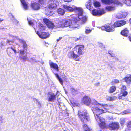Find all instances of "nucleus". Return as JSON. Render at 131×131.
Returning a JSON list of instances; mask_svg holds the SVG:
<instances>
[{"label": "nucleus", "instance_id": "1", "mask_svg": "<svg viewBox=\"0 0 131 131\" xmlns=\"http://www.w3.org/2000/svg\"><path fill=\"white\" fill-rule=\"evenodd\" d=\"M82 101L87 106H89L90 104H92L95 106L93 108V112L95 119L98 123L100 127L101 128H104L105 125L104 120L103 118L100 116V114L106 112V110L105 111L100 108V106H101V104L97 103L94 99L91 100L90 98L88 96L84 97Z\"/></svg>", "mask_w": 131, "mask_h": 131}, {"label": "nucleus", "instance_id": "2", "mask_svg": "<svg viewBox=\"0 0 131 131\" xmlns=\"http://www.w3.org/2000/svg\"><path fill=\"white\" fill-rule=\"evenodd\" d=\"M79 20L78 18H75L72 23L71 21L69 19H62L60 20L59 24L61 25V27H69V28L71 29L70 30H71L77 28H78L80 25L83 24L79 23L78 21Z\"/></svg>", "mask_w": 131, "mask_h": 131}, {"label": "nucleus", "instance_id": "3", "mask_svg": "<svg viewBox=\"0 0 131 131\" xmlns=\"http://www.w3.org/2000/svg\"><path fill=\"white\" fill-rule=\"evenodd\" d=\"M63 7L68 12L74 11L76 12L78 15V19H79L78 21L79 23L84 24L86 21V16L83 15V11L81 8L77 7L73 8L65 5H63Z\"/></svg>", "mask_w": 131, "mask_h": 131}, {"label": "nucleus", "instance_id": "4", "mask_svg": "<svg viewBox=\"0 0 131 131\" xmlns=\"http://www.w3.org/2000/svg\"><path fill=\"white\" fill-rule=\"evenodd\" d=\"M78 115L82 122L84 123H86L89 120V115L86 110H84L83 112H81L80 110L79 111Z\"/></svg>", "mask_w": 131, "mask_h": 131}, {"label": "nucleus", "instance_id": "5", "mask_svg": "<svg viewBox=\"0 0 131 131\" xmlns=\"http://www.w3.org/2000/svg\"><path fill=\"white\" fill-rule=\"evenodd\" d=\"M114 26L113 25L111 24H107L104 26H102L101 27V29L102 30H105L108 32L113 31L114 30Z\"/></svg>", "mask_w": 131, "mask_h": 131}, {"label": "nucleus", "instance_id": "6", "mask_svg": "<svg viewBox=\"0 0 131 131\" xmlns=\"http://www.w3.org/2000/svg\"><path fill=\"white\" fill-rule=\"evenodd\" d=\"M105 13L104 10L103 9L100 10L94 9L92 10V14L93 15L100 16Z\"/></svg>", "mask_w": 131, "mask_h": 131}, {"label": "nucleus", "instance_id": "7", "mask_svg": "<svg viewBox=\"0 0 131 131\" xmlns=\"http://www.w3.org/2000/svg\"><path fill=\"white\" fill-rule=\"evenodd\" d=\"M76 49L78 50V53L79 55H82L84 53L85 50L84 45H78L76 47Z\"/></svg>", "mask_w": 131, "mask_h": 131}, {"label": "nucleus", "instance_id": "8", "mask_svg": "<svg viewBox=\"0 0 131 131\" xmlns=\"http://www.w3.org/2000/svg\"><path fill=\"white\" fill-rule=\"evenodd\" d=\"M59 2L57 1H50L49 2V7L52 9L56 8Z\"/></svg>", "mask_w": 131, "mask_h": 131}, {"label": "nucleus", "instance_id": "9", "mask_svg": "<svg viewBox=\"0 0 131 131\" xmlns=\"http://www.w3.org/2000/svg\"><path fill=\"white\" fill-rule=\"evenodd\" d=\"M119 124L117 122H112L109 124V128L111 130H116L119 128Z\"/></svg>", "mask_w": 131, "mask_h": 131}, {"label": "nucleus", "instance_id": "10", "mask_svg": "<svg viewBox=\"0 0 131 131\" xmlns=\"http://www.w3.org/2000/svg\"><path fill=\"white\" fill-rule=\"evenodd\" d=\"M44 23L49 28L53 29L54 27V24L51 21L47 18L44 19L43 20Z\"/></svg>", "mask_w": 131, "mask_h": 131}, {"label": "nucleus", "instance_id": "11", "mask_svg": "<svg viewBox=\"0 0 131 131\" xmlns=\"http://www.w3.org/2000/svg\"><path fill=\"white\" fill-rule=\"evenodd\" d=\"M69 58H73L76 61H78L79 59V56L75 54L73 51L69 52L68 54Z\"/></svg>", "mask_w": 131, "mask_h": 131}, {"label": "nucleus", "instance_id": "12", "mask_svg": "<svg viewBox=\"0 0 131 131\" xmlns=\"http://www.w3.org/2000/svg\"><path fill=\"white\" fill-rule=\"evenodd\" d=\"M102 2L106 4H110V3H113L115 5H121V3L118 0H115L113 1V0H101Z\"/></svg>", "mask_w": 131, "mask_h": 131}, {"label": "nucleus", "instance_id": "13", "mask_svg": "<svg viewBox=\"0 0 131 131\" xmlns=\"http://www.w3.org/2000/svg\"><path fill=\"white\" fill-rule=\"evenodd\" d=\"M126 23V21L124 20H121L115 22L114 25L115 27H118L123 26Z\"/></svg>", "mask_w": 131, "mask_h": 131}, {"label": "nucleus", "instance_id": "14", "mask_svg": "<svg viewBox=\"0 0 131 131\" xmlns=\"http://www.w3.org/2000/svg\"><path fill=\"white\" fill-rule=\"evenodd\" d=\"M36 34L39 36V37L43 39H46L48 37L49 34L48 33L42 32L41 34L38 31H37Z\"/></svg>", "mask_w": 131, "mask_h": 131}, {"label": "nucleus", "instance_id": "15", "mask_svg": "<svg viewBox=\"0 0 131 131\" xmlns=\"http://www.w3.org/2000/svg\"><path fill=\"white\" fill-rule=\"evenodd\" d=\"M56 95L53 93H50L48 94V100L51 102H54L56 99Z\"/></svg>", "mask_w": 131, "mask_h": 131}, {"label": "nucleus", "instance_id": "16", "mask_svg": "<svg viewBox=\"0 0 131 131\" xmlns=\"http://www.w3.org/2000/svg\"><path fill=\"white\" fill-rule=\"evenodd\" d=\"M14 37L18 40L19 42L23 44V48L25 50L27 49V48L28 45L26 43V42L23 39H20L18 38V37L17 36H14Z\"/></svg>", "mask_w": 131, "mask_h": 131}, {"label": "nucleus", "instance_id": "17", "mask_svg": "<svg viewBox=\"0 0 131 131\" xmlns=\"http://www.w3.org/2000/svg\"><path fill=\"white\" fill-rule=\"evenodd\" d=\"M31 7L33 9L35 10H37L40 8L39 4L35 2L31 4Z\"/></svg>", "mask_w": 131, "mask_h": 131}, {"label": "nucleus", "instance_id": "18", "mask_svg": "<svg viewBox=\"0 0 131 131\" xmlns=\"http://www.w3.org/2000/svg\"><path fill=\"white\" fill-rule=\"evenodd\" d=\"M51 8L49 7L48 8H47L45 9V14L48 16H51L53 14V12L50 10V9Z\"/></svg>", "mask_w": 131, "mask_h": 131}, {"label": "nucleus", "instance_id": "19", "mask_svg": "<svg viewBox=\"0 0 131 131\" xmlns=\"http://www.w3.org/2000/svg\"><path fill=\"white\" fill-rule=\"evenodd\" d=\"M124 80L127 83H131V75L130 74L127 75L124 78Z\"/></svg>", "mask_w": 131, "mask_h": 131}, {"label": "nucleus", "instance_id": "20", "mask_svg": "<svg viewBox=\"0 0 131 131\" xmlns=\"http://www.w3.org/2000/svg\"><path fill=\"white\" fill-rule=\"evenodd\" d=\"M129 33V30L127 28L125 29L121 32V34L122 35L125 36H127Z\"/></svg>", "mask_w": 131, "mask_h": 131}, {"label": "nucleus", "instance_id": "21", "mask_svg": "<svg viewBox=\"0 0 131 131\" xmlns=\"http://www.w3.org/2000/svg\"><path fill=\"white\" fill-rule=\"evenodd\" d=\"M93 3V2H92L91 0H89L88 1V2L86 3V8L90 10L92 7V3Z\"/></svg>", "mask_w": 131, "mask_h": 131}, {"label": "nucleus", "instance_id": "22", "mask_svg": "<svg viewBox=\"0 0 131 131\" xmlns=\"http://www.w3.org/2000/svg\"><path fill=\"white\" fill-rule=\"evenodd\" d=\"M106 10L108 11H112L115 10V6H109L105 7Z\"/></svg>", "mask_w": 131, "mask_h": 131}, {"label": "nucleus", "instance_id": "23", "mask_svg": "<svg viewBox=\"0 0 131 131\" xmlns=\"http://www.w3.org/2000/svg\"><path fill=\"white\" fill-rule=\"evenodd\" d=\"M21 2L23 5V8L25 10H27L28 9V7L27 6V4L25 0H20Z\"/></svg>", "mask_w": 131, "mask_h": 131}, {"label": "nucleus", "instance_id": "24", "mask_svg": "<svg viewBox=\"0 0 131 131\" xmlns=\"http://www.w3.org/2000/svg\"><path fill=\"white\" fill-rule=\"evenodd\" d=\"M127 15V13L124 12L122 13V14L118 15L117 16V18L119 19L124 18L126 17Z\"/></svg>", "mask_w": 131, "mask_h": 131}, {"label": "nucleus", "instance_id": "25", "mask_svg": "<svg viewBox=\"0 0 131 131\" xmlns=\"http://www.w3.org/2000/svg\"><path fill=\"white\" fill-rule=\"evenodd\" d=\"M50 65L51 67H52L55 69H56V71H58V65L57 64L52 62L50 63Z\"/></svg>", "mask_w": 131, "mask_h": 131}, {"label": "nucleus", "instance_id": "26", "mask_svg": "<svg viewBox=\"0 0 131 131\" xmlns=\"http://www.w3.org/2000/svg\"><path fill=\"white\" fill-rule=\"evenodd\" d=\"M54 74L55 75L56 77L59 80L60 83L62 85H63V81L62 79L59 77V76L57 74L54 73Z\"/></svg>", "mask_w": 131, "mask_h": 131}, {"label": "nucleus", "instance_id": "27", "mask_svg": "<svg viewBox=\"0 0 131 131\" xmlns=\"http://www.w3.org/2000/svg\"><path fill=\"white\" fill-rule=\"evenodd\" d=\"M57 12L60 15H63L65 13L64 10L62 8H59Z\"/></svg>", "mask_w": 131, "mask_h": 131}, {"label": "nucleus", "instance_id": "28", "mask_svg": "<svg viewBox=\"0 0 131 131\" xmlns=\"http://www.w3.org/2000/svg\"><path fill=\"white\" fill-rule=\"evenodd\" d=\"M106 99L108 101H112L115 100L117 99V97L115 96L110 97L107 96L106 97Z\"/></svg>", "mask_w": 131, "mask_h": 131}, {"label": "nucleus", "instance_id": "29", "mask_svg": "<svg viewBox=\"0 0 131 131\" xmlns=\"http://www.w3.org/2000/svg\"><path fill=\"white\" fill-rule=\"evenodd\" d=\"M126 119L123 118H122L120 119V123L122 126L124 125L125 123V122L126 121Z\"/></svg>", "mask_w": 131, "mask_h": 131}, {"label": "nucleus", "instance_id": "30", "mask_svg": "<svg viewBox=\"0 0 131 131\" xmlns=\"http://www.w3.org/2000/svg\"><path fill=\"white\" fill-rule=\"evenodd\" d=\"M39 28L40 31H43L45 29V27H44L43 24H40L39 26Z\"/></svg>", "mask_w": 131, "mask_h": 131}, {"label": "nucleus", "instance_id": "31", "mask_svg": "<svg viewBox=\"0 0 131 131\" xmlns=\"http://www.w3.org/2000/svg\"><path fill=\"white\" fill-rule=\"evenodd\" d=\"M94 5L95 7H99L101 5L100 3L97 1L93 2Z\"/></svg>", "mask_w": 131, "mask_h": 131}, {"label": "nucleus", "instance_id": "32", "mask_svg": "<svg viewBox=\"0 0 131 131\" xmlns=\"http://www.w3.org/2000/svg\"><path fill=\"white\" fill-rule=\"evenodd\" d=\"M83 127L85 129V131H91V129L89 127H88L87 125L86 124H84L83 126Z\"/></svg>", "mask_w": 131, "mask_h": 131}, {"label": "nucleus", "instance_id": "33", "mask_svg": "<svg viewBox=\"0 0 131 131\" xmlns=\"http://www.w3.org/2000/svg\"><path fill=\"white\" fill-rule=\"evenodd\" d=\"M116 88L114 86H112L110 87L109 92L110 93H112L114 92L116 90Z\"/></svg>", "mask_w": 131, "mask_h": 131}, {"label": "nucleus", "instance_id": "34", "mask_svg": "<svg viewBox=\"0 0 131 131\" xmlns=\"http://www.w3.org/2000/svg\"><path fill=\"white\" fill-rule=\"evenodd\" d=\"M125 3L127 6H131V0H125Z\"/></svg>", "mask_w": 131, "mask_h": 131}, {"label": "nucleus", "instance_id": "35", "mask_svg": "<svg viewBox=\"0 0 131 131\" xmlns=\"http://www.w3.org/2000/svg\"><path fill=\"white\" fill-rule=\"evenodd\" d=\"M126 88L125 85H123L121 88V92L122 93L123 91H125L126 89Z\"/></svg>", "mask_w": 131, "mask_h": 131}, {"label": "nucleus", "instance_id": "36", "mask_svg": "<svg viewBox=\"0 0 131 131\" xmlns=\"http://www.w3.org/2000/svg\"><path fill=\"white\" fill-rule=\"evenodd\" d=\"M119 81L117 79L114 80L112 82V84H114L116 83H119Z\"/></svg>", "mask_w": 131, "mask_h": 131}, {"label": "nucleus", "instance_id": "37", "mask_svg": "<svg viewBox=\"0 0 131 131\" xmlns=\"http://www.w3.org/2000/svg\"><path fill=\"white\" fill-rule=\"evenodd\" d=\"M127 127L129 129V131L131 130V121H129L128 123Z\"/></svg>", "mask_w": 131, "mask_h": 131}, {"label": "nucleus", "instance_id": "38", "mask_svg": "<svg viewBox=\"0 0 131 131\" xmlns=\"http://www.w3.org/2000/svg\"><path fill=\"white\" fill-rule=\"evenodd\" d=\"M19 58L21 59H22L23 61H26V56H19Z\"/></svg>", "mask_w": 131, "mask_h": 131}, {"label": "nucleus", "instance_id": "39", "mask_svg": "<svg viewBox=\"0 0 131 131\" xmlns=\"http://www.w3.org/2000/svg\"><path fill=\"white\" fill-rule=\"evenodd\" d=\"M130 111V109H128L127 110L124 111L123 113V114H126L129 113Z\"/></svg>", "mask_w": 131, "mask_h": 131}, {"label": "nucleus", "instance_id": "40", "mask_svg": "<svg viewBox=\"0 0 131 131\" xmlns=\"http://www.w3.org/2000/svg\"><path fill=\"white\" fill-rule=\"evenodd\" d=\"M20 54V56H23L24 54V49L19 50V51Z\"/></svg>", "mask_w": 131, "mask_h": 131}, {"label": "nucleus", "instance_id": "41", "mask_svg": "<svg viewBox=\"0 0 131 131\" xmlns=\"http://www.w3.org/2000/svg\"><path fill=\"white\" fill-rule=\"evenodd\" d=\"M27 20L28 21V23L29 24V25H31L32 26V27H34V29H35V28L34 27V23L32 21H31V20L29 21L28 19H27Z\"/></svg>", "mask_w": 131, "mask_h": 131}, {"label": "nucleus", "instance_id": "42", "mask_svg": "<svg viewBox=\"0 0 131 131\" xmlns=\"http://www.w3.org/2000/svg\"><path fill=\"white\" fill-rule=\"evenodd\" d=\"M122 96H126L128 94V93L126 91H123L122 93Z\"/></svg>", "mask_w": 131, "mask_h": 131}, {"label": "nucleus", "instance_id": "43", "mask_svg": "<svg viewBox=\"0 0 131 131\" xmlns=\"http://www.w3.org/2000/svg\"><path fill=\"white\" fill-rule=\"evenodd\" d=\"M99 47H100L102 49H104L105 48V45H103L102 43H99Z\"/></svg>", "mask_w": 131, "mask_h": 131}, {"label": "nucleus", "instance_id": "44", "mask_svg": "<svg viewBox=\"0 0 131 131\" xmlns=\"http://www.w3.org/2000/svg\"><path fill=\"white\" fill-rule=\"evenodd\" d=\"M92 30L91 29H90L89 28H86V29L85 33L86 34H88Z\"/></svg>", "mask_w": 131, "mask_h": 131}, {"label": "nucleus", "instance_id": "45", "mask_svg": "<svg viewBox=\"0 0 131 131\" xmlns=\"http://www.w3.org/2000/svg\"><path fill=\"white\" fill-rule=\"evenodd\" d=\"M11 50L9 48H8L7 50V53L8 55L9 56H10V54L11 53Z\"/></svg>", "mask_w": 131, "mask_h": 131}, {"label": "nucleus", "instance_id": "46", "mask_svg": "<svg viewBox=\"0 0 131 131\" xmlns=\"http://www.w3.org/2000/svg\"><path fill=\"white\" fill-rule=\"evenodd\" d=\"M104 108L106 109H108V105L107 104H105L104 106Z\"/></svg>", "mask_w": 131, "mask_h": 131}, {"label": "nucleus", "instance_id": "47", "mask_svg": "<svg viewBox=\"0 0 131 131\" xmlns=\"http://www.w3.org/2000/svg\"><path fill=\"white\" fill-rule=\"evenodd\" d=\"M36 102L37 104H38V105H39V106H41V104L40 102L38 101L37 99H36Z\"/></svg>", "mask_w": 131, "mask_h": 131}, {"label": "nucleus", "instance_id": "48", "mask_svg": "<svg viewBox=\"0 0 131 131\" xmlns=\"http://www.w3.org/2000/svg\"><path fill=\"white\" fill-rule=\"evenodd\" d=\"M4 119V118L2 116H0V122H1V123H2V121Z\"/></svg>", "mask_w": 131, "mask_h": 131}, {"label": "nucleus", "instance_id": "49", "mask_svg": "<svg viewBox=\"0 0 131 131\" xmlns=\"http://www.w3.org/2000/svg\"><path fill=\"white\" fill-rule=\"evenodd\" d=\"M62 37H60L58 39H57L56 41L57 42H59L62 39Z\"/></svg>", "mask_w": 131, "mask_h": 131}, {"label": "nucleus", "instance_id": "50", "mask_svg": "<svg viewBox=\"0 0 131 131\" xmlns=\"http://www.w3.org/2000/svg\"><path fill=\"white\" fill-rule=\"evenodd\" d=\"M71 91L73 92H74L75 91V89L73 87H72L71 88Z\"/></svg>", "mask_w": 131, "mask_h": 131}, {"label": "nucleus", "instance_id": "51", "mask_svg": "<svg viewBox=\"0 0 131 131\" xmlns=\"http://www.w3.org/2000/svg\"><path fill=\"white\" fill-rule=\"evenodd\" d=\"M46 0H39V2L41 4H42L43 3V1Z\"/></svg>", "mask_w": 131, "mask_h": 131}, {"label": "nucleus", "instance_id": "52", "mask_svg": "<svg viewBox=\"0 0 131 131\" xmlns=\"http://www.w3.org/2000/svg\"><path fill=\"white\" fill-rule=\"evenodd\" d=\"M11 49L12 50H13L14 51L15 53H16L17 52L12 47H11Z\"/></svg>", "mask_w": 131, "mask_h": 131}, {"label": "nucleus", "instance_id": "53", "mask_svg": "<svg viewBox=\"0 0 131 131\" xmlns=\"http://www.w3.org/2000/svg\"><path fill=\"white\" fill-rule=\"evenodd\" d=\"M80 40V37L79 38H76V39H75L74 40L75 41H77L78 40Z\"/></svg>", "mask_w": 131, "mask_h": 131}, {"label": "nucleus", "instance_id": "54", "mask_svg": "<svg viewBox=\"0 0 131 131\" xmlns=\"http://www.w3.org/2000/svg\"><path fill=\"white\" fill-rule=\"evenodd\" d=\"M65 80L66 82H69V81H68L69 80H68V79L67 78H65Z\"/></svg>", "mask_w": 131, "mask_h": 131}, {"label": "nucleus", "instance_id": "55", "mask_svg": "<svg viewBox=\"0 0 131 131\" xmlns=\"http://www.w3.org/2000/svg\"><path fill=\"white\" fill-rule=\"evenodd\" d=\"M64 1L65 2H69L70 1H72V0H64Z\"/></svg>", "mask_w": 131, "mask_h": 131}, {"label": "nucleus", "instance_id": "56", "mask_svg": "<svg viewBox=\"0 0 131 131\" xmlns=\"http://www.w3.org/2000/svg\"><path fill=\"white\" fill-rule=\"evenodd\" d=\"M99 85V83H95V85L96 86H98Z\"/></svg>", "mask_w": 131, "mask_h": 131}, {"label": "nucleus", "instance_id": "57", "mask_svg": "<svg viewBox=\"0 0 131 131\" xmlns=\"http://www.w3.org/2000/svg\"><path fill=\"white\" fill-rule=\"evenodd\" d=\"M7 42L8 43H9L10 42H12V41H10V40H7Z\"/></svg>", "mask_w": 131, "mask_h": 131}, {"label": "nucleus", "instance_id": "58", "mask_svg": "<svg viewBox=\"0 0 131 131\" xmlns=\"http://www.w3.org/2000/svg\"><path fill=\"white\" fill-rule=\"evenodd\" d=\"M32 61L33 62H38L36 60H35V59H33Z\"/></svg>", "mask_w": 131, "mask_h": 131}, {"label": "nucleus", "instance_id": "59", "mask_svg": "<svg viewBox=\"0 0 131 131\" xmlns=\"http://www.w3.org/2000/svg\"><path fill=\"white\" fill-rule=\"evenodd\" d=\"M13 22H14L15 24H16V23H18V22L17 20H14V21H13Z\"/></svg>", "mask_w": 131, "mask_h": 131}, {"label": "nucleus", "instance_id": "60", "mask_svg": "<svg viewBox=\"0 0 131 131\" xmlns=\"http://www.w3.org/2000/svg\"><path fill=\"white\" fill-rule=\"evenodd\" d=\"M129 39L131 41V35L129 37Z\"/></svg>", "mask_w": 131, "mask_h": 131}, {"label": "nucleus", "instance_id": "61", "mask_svg": "<svg viewBox=\"0 0 131 131\" xmlns=\"http://www.w3.org/2000/svg\"><path fill=\"white\" fill-rule=\"evenodd\" d=\"M3 46V44L2 42H1L0 43V47H2Z\"/></svg>", "mask_w": 131, "mask_h": 131}, {"label": "nucleus", "instance_id": "62", "mask_svg": "<svg viewBox=\"0 0 131 131\" xmlns=\"http://www.w3.org/2000/svg\"><path fill=\"white\" fill-rule=\"evenodd\" d=\"M110 55H111V56L112 57H113L114 56V55L112 53V54H110Z\"/></svg>", "mask_w": 131, "mask_h": 131}, {"label": "nucleus", "instance_id": "63", "mask_svg": "<svg viewBox=\"0 0 131 131\" xmlns=\"http://www.w3.org/2000/svg\"><path fill=\"white\" fill-rule=\"evenodd\" d=\"M108 53L110 55L112 53V52L111 51H109Z\"/></svg>", "mask_w": 131, "mask_h": 131}, {"label": "nucleus", "instance_id": "64", "mask_svg": "<svg viewBox=\"0 0 131 131\" xmlns=\"http://www.w3.org/2000/svg\"><path fill=\"white\" fill-rule=\"evenodd\" d=\"M122 95H121V96H119V99H121L122 98Z\"/></svg>", "mask_w": 131, "mask_h": 131}]
</instances>
